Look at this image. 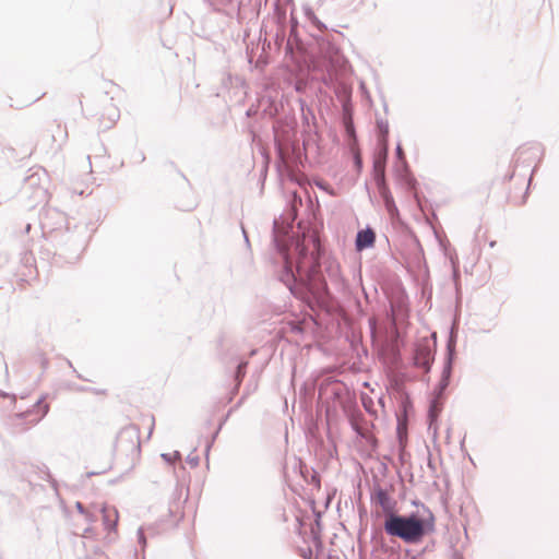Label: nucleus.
I'll use <instances>...</instances> for the list:
<instances>
[{"label": "nucleus", "mask_w": 559, "mask_h": 559, "mask_svg": "<svg viewBox=\"0 0 559 559\" xmlns=\"http://www.w3.org/2000/svg\"><path fill=\"white\" fill-rule=\"evenodd\" d=\"M275 250L284 258L283 265L278 272V281L283 283L290 295L301 301L309 309L314 310L321 302V299L328 292L325 281L314 282L312 272L300 274L286 257L285 250L276 237H273Z\"/></svg>", "instance_id": "nucleus-1"}, {"label": "nucleus", "mask_w": 559, "mask_h": 559, "mask_svg": "<svg viewBox=\"0 0 559 559\" xmlns=\"http://www.w3.org/2000/svg\"><path fill=\"white\" fill-rule=\"evenodd\" d=\"M384 533L402 540L406 545H418L436 532V516L426 509L423 512L400 513L399 510L389 514L382 522Z\"/></svg>", "instance_id": "nucleus-2"}, {"label": "nucleus", "mask_w": 559, "mask_h": 559, "mask_svg": "<svg viewBox=\"0 0 559 559\" xmlns=\"http://www.w3.org/2000/svg\"><path fill=\"white\" fill-rule=\"evenodd\" d=\"M457 328L452 324L445 344V355L440 381L437 384V391L442 393L451 383L453 368L456 359Z\"/></svg>", "instance_id": "nucleus-3"}, {"label": "nucleus", "mask_w": 559, "mask_h": 559, "mask_svg": "<svg viewBox=\"0 0 559 559\" xmlns=\"http://www.w3.org/2000/svg\"><path fill=\"white\" fill-rule=\"evenodd\" d=\"M46 395H41L32 407L24 412H19L9 417V420L14 426H21L19 431H25L28 426L24 421L28 419L31 426L37 425L49 413V404L45 402Z\"/></svg>", "instance_id": "nucleus-4"}, {"label": "nucleus", "mask_w": 559, "mask_h": 559, "mask_svg": "<svg viewBox=\"0 0 559 559\" xmlns=\"http://www.w3.org/2000/svg\"><path fill=\"white\" fill-rule=\"evenodd\" d=\"M370 502L372 506L381 509L383 519L397 511V501L378 480H374L370 488Z\"/></svg>", "instance_id": "nucleus-5"}, {"label": "nucleus", "mask_w": 559, "mask_h": 559, "mask_svg": "<svg viewBox=\"0 0 559 559\" xmlns=\"http://www.w3.org/2000/svg\"><path fill=\"white\" fill-rule=\"evenodd\" d=\"M116 447L126 452L139 455L141 451L140 429L135 425L123 427L116 439Z\"/></svg>", "instance_id": "nucleus-6"}, {"label": "nucleus", "mask_w": 559, "mask_h": 559, "mask_svg": "<svg viewBox=\"0 0 559 559\" xmlns=\"http://www.w3.org/2000/svg\"><path fill=\"white\" fill-rule=\"evenodd\" d=\"M447 390H444L442 393H439L437 391V386L433 391V396L429 401V407H428V415H427V421H428V430H433V437L437 436V423L438 417L442 411L443 407V399L444 393Z\"/></svg>", "instance_id": "nucleus-7"}, {"label": "nucleus", "mask_w": 559, "mask_h": 559, "mask_svg": "<svg viewBox=\"0 0 559 559\" xmlns=\"http://www.w3.org/2000/svg\"><path fill=\"white\" fill-rule=\"evenodd\" d=\"M31 174L24 178L23 190L26 192L27 189H34L36 198L45 197L46 189L43 187V182L47 178V174L44 169L38 168L34 170L29 169Z\"/></svg>", "instance_id": "nucleus-8"}, {"label": "nucleus", "mask_w": 559, "mask_h": 559, "mask_svg": "<svg viewBox=\"0 0 559 559\" xmlns=\"http://www.w3.org/2000/svg\"><path fill=\"white\" fill-rule=\"evenodd\" d=\"M413 365L421 370L428 371L435 359V352L429 344L418 345L413 353Z\"/></svg>", "instance_id": "nucleus-9"}, {"label": "nucleus", "mask_w": 559, "mask_h": 559, "mask_svg": "<svg viewBox=\"0 0 559 559\" xmlns=\"http://www.w3.org/2000/svg\"><path fill=\"white\" fill-rule=\"evenodd\" d=\"M389 157L388 139H379L373 154L372 174L373 176L385 174L386 162Z\"/></svg>", "instance_id": "nucleus-10"}, {"label": "nucleus", "mask_w": 559, "mask_h": 559, "mask_svg": "<svg viewBox=\"0 0 559 559\" xmlns=\"http://www.w3.org/2000/svg\"><path fill=\"white\" fill-rule=\"evenodd\" d=\"M349 424L357 438L365 440L372 450L378 448V440L368 431L369 421L361 417L359 419L352 418Z\"/></svg>", "instance_id": "nucleus-11"}, {"label": "nucleus", "mask_w": 559, "mask_h": 559, "mask_svg": "<svg viewBox=\"0 0 559 559\" xmlns=\"http://www.w3.org/2000/svg\"><path fill=\"white\" fill-rule=\"evenodd\" d=\"M120 118V110L119 108L114 105L112 103H109L105 108L104 112L100 115L99 118V129L102 131H107L111 129L116 122Z\"/></svg>", "instance_id": "nucleus-12"}, {"label": "nucleus", "mask_w": 559, "mask_h": 559, "mask_svg": "<svg viewBox=\"0 0 559 559\" xmlns=\"http://www.w3.org/2000/svg\"><path fill=\"white\" fill-rule=\"evenodd\" d=\"M394 176L404 187L411 189L415 183V178L411 173L407 160L395 162L393 166Z\"/></svg>", "instance_id": "nucleus-13"}, {"label": "nucleus", "mask_w": 559, "mask_h": 559, "mask_svg": "<svg viewBox=\"0 0 559 559\" xmlns=\"http://www.w3.org/2000/svg\"><path fill=\"white\" fill-rule=\"evenodd\" d=\"M376 242V233L370 227L367 226L362 229H359L356 234L355 238V248L357 251H364L366 249L372 248Z\"/></svg>", "instance_id": "nucleus-14"}, {"label": "nucleus", "mask_w": 559, "mask_h": 559, "mask_svg": "<svg viewBox=\"0 0 559 559\" xmlns=\"http://www.w3.org/2000/svg\"><path fill=\"white\" fill-rule=\"evenodd\" d=\"M275 43L281 47H285L286 52L292 51V46H287V25H286V11L283 10L277 15V31L275 34Z\"/></svg>", "instance_id": "nucleus-15"}, {"label": "nucleus", "mask_w": 559, "mask_h": 559, "mask_svg": "<svg viewBox=\"0 0 559 559\" xmlns=\"http://www.w3.org/2000/svg\"><path fill=\"white\" fill-rule=\"evenodd\" d=\"M102 514L103 524L108 532H115L118 525V511L116 508L108 504H103L99 509Z\"/></svg>", "instance_id": "nucleus-16"}, {"label": "nucleus", "mask_w": 559, "mask_h": 559, "mask_svg": "<svg viewBox=\"0 0 559 559\" xmlns=\"http://www.w3.org/2000/svg\"><path fill=\"white\" fill-rule=\"evenodd\" d=\"M324 271H325V273L328 274V276L330 277V280L332 282H334L337 285L342 283L343 280H342V276H341V271H340L338 263H336L333 260L325 261V263H324Z\"/></svg>", "instance_id": "nucleus-17"}, {"label": "nucleus", "mask_w": 559, "mask_h": 559, "mask_svg": "<svg viewBox=\"0 0 559 559\" xmlns=\"http://www.w3.org/2000/svg\"><path fill=\"white\" fill-rule=\"evenodd\" d=\"M248 361L245 359H241L238 361L236 369L234 371V380H235V390L234 394L238 391L239 386L241 385V382L246 376Z\"/></svg>", "instance_id": "nucleus-18"}, {"label": "nucleus", "mask_w": 559, "mask_h": 559, "mask_svg": "<svg viewBox=\"0 0 559 559\" xmlns=\"http://www.w3.org/2000/svg\"><path fill=\"white\" fill-rule=\"evenodd\" d=\"M311 538L313 544L317 547H322V540H321V519L318 513H316V520L313 524H311L310 527Z\"/></svg>", "instance_id": "nucleus-19"}, {"label": "nucleus", "mask_w": 559, "mask_h": 559, "mask_svg": "<svg viewBox=\"0 0 559 559\" xmlns=\"http://www.w3.org/2000/svg\"><path fill=\"white\" fill-rule=\"evenodd\" d=\"M373 180L377 185L378 191L382 199L392 195V193L389 189L388 182H386L385 174H380V175L373 176Z\"/></svg>", "instance_id": "nucleus-20"}, {"label": "nucleus", "mask_w": 559, "mask_h": 559, "mask_svg": "<svg viewBox=\"0 0 559 559\" xmlns=\"http://www.w3.org/2000/svg\"><path fill=\"white\" fill-rule=\"evenodd\" d=\"M287 29V46H292V48L294 49V47L298 46L299 43L301 41V37L299 34V25H289Z\"/></svg>", "instance_id": "nucleus-21"}, {"label": "nucleus", "mask_w": 559, "mask_h": 559, "mask_svg": "<svg viewBox=\"0 0 559 559\" xmlns=\"http://www.w3.org/2000/svg\"><path fill=\"white\" fill-rule=\"evenodd\" d=\"M304 11L306 17L312 23L313 26H316L319 31L326 29V25L317 17V15L314 14L313 10L310 7H306Z\"/></svg>", "instance_id": "nucleus-22"}, {"label": "nucleus", "mask_w": 559, "mask_h": 559, "mask_svg": "<svg viewBox=\"0 0 559 559\" xmlns=\"http://www.w3.org/2000/svg\"><path fill=\"white\" fill-rule=\"evenodd\" d=\"M39 472L44 475L41 479L48 481L55 491H58V481L52 477L47 465L43 464Z\"/></svg>", "instance_id": "nucleus-23"}, {"label": "nucleus", "mask_w": 559, "mask_h": 559, "mask_svg": "<svg viewBox=\"0 0 559 559\" xmlns=\"http://www.w3.org/2000/svg\"><path fill=\"white\" fill-rule=\"evenodd\" d=\"M382 200L390 216H394L399 213L393 195L383 198Z\"/></svg>", "instance_id": "nucleus-24"}, {"label": "nucleus", "mask_w": 559, "mask_h": 559, "mask_svg": "<svg viewBox=\"0 0 559 559\" xmlns=\"http://www.w3.org/2000/svg\"><path fill=\"white\" fill-rule=\"evenodd\" d=\"M382 200L390 216H394L399 213L393 195L383 198Z\"/></svg>", "instance_id": "nucleus-25"}, {"label": "nucleus", "mask_w": 559, "mask_h": 559, "mask_svg": "<svg viewBox=\"0 0 559 559\" xmlns=\"http://www.w3.org/2000/svg\"><path fill=\"white\" fill-rule=\"evenodd\" d=\"M382 200L390 216H394L399 213L393 195L383 198Z\"/></svg>", "instance_id": "nucleus-26"}, {"label": "nucleus", "mask_w": 559, "mask_h": 559, "mask_svg": "<svg viewBox=\"0 0 559 559\" xmlns=\"http://www.w3.org/2000/svg\"><path fill=\"white\" fill-rule=\"evenodd\" d=\"M75 509L78 510V512H79V513H81V514L85 515V518H86V520H87L88 522H91V523H92V522H95V521H96V515H94V514L90 513V512L85 509V507H84V504H83L82 502L78 501V502L75 503Z\"/></svg>", "instance_id": "nucleus-27"}, {"label": "nucleus", "mask_w": 559, "mask_h": 559, "mask_svg": "<svg viewBox=\"0 0 559 559\" xmlns=\"http://www.w3.org/2000/svg\"><path fill=\"white\" fill-rule=\"evenodd\" d=\"M224 421H222L219 424V426L217 427V429L215 430V432L212 435L211 439L207 441L206 443V447H205V456L206 459L209 460V454H210V451H211V448L213 445V443L215 442L221 429H222V426H223Z\"/></svg>", "instance_id": "nucleus-28"}, {"label": "nucleus", "mask_w": 559, "mask_h": 559, "mask_svg": "<svg viewBox=\"0 0 559 559\" xmlns=\"http://www.w3.org/2000/svg\"><path fill=\"white\" fill-rule=\"evenodd\" d=\"M36 359L39 362L43 370L46 371L49 367V359L46 357V355L43 350H38L36 353Z\"/></svg>", "instance_id": "nucleus-29"}, {"label": "nucleus", "mask_w": 559, "mask_h": 559, "mask_svg": "<svg viewBox=\"0 0 559 559\" xmlns=\"http://www.w3.org/2000/svg\"><path fill=\"white\" fill-rule=\"evenodd\" d=\"M412 506H414L416 508V510H414L413 512H419L421 513L423 512V509H426V511L429 513H433L429 507H427L423 501L418 500V499H414L412 500L411 502Z\"/></svg>", "instance_id": "nucleus-30"}, {"label": "nucleus", "mask_w": 559, "mask_h": 559, "mask_svg": "<svg viewBox=\"0 0 559 559\" xmlns=\"http://www.w3.org/2000/svg\"><path fill=\"white\" fill-rule=\"evenodd\" d=\"M353 164H354V167L357 170V173H360L362 170L364 162H362V157H361L360 153L355 152L353 154Z\"/></svg>", "instance_id": "nucleus-31"}, {"label": "nucleus", "mask_w": 559, "mask_h": 559, "mask_svg": "<svg viewBox=\"0 0 559 559\" xmlns=\"http://www.w3.org/2000/svg\"><path fill=\"white\" fill-rule=\"evenodd\" d=\"M394 153H395V162L407 160L406 156H405V152H404L401 143L396 144Z\"/></svg>", "instance_id": "nucleus-32"}, {"label": "nucleus", "mask_w": 559, "mask_h": 559, "mask_svg": "<svg viewBox=\"0 0 559 559\" xmlns=\"http://www.w3.org/2000/svg\"><path fill=\"white\" fill-rule=\"evenodd\" d=\"M160 456H162V459H163L166 463H168V464H171V463H173V459H174V457H176V459H178V460H180V459H181V454H180V452H179V451H175L173 454H170V453H163Z\"/></svg>", "instance_id": "nucleus-33"}, {"label": "nucleus", "mask_w": 559, "mask_h": 559, "mask_svg": "<svg viewBox=\"0 0 559 559\" xmlns=\"http://www.w3.org/2000/svg\"><path fill=\"white\" fill-rule=\"evenodd\" d=\"M138 543L139 545L141 546V549L144 551L146 545H147V542H146V536L144 534V531L142 527H140L138 530Z\"/></svg>", "instance_id": "nucleus-34"}, {"label": "nucleus", "mask_w": 559, "mask_h": 559, "mask_svg": "<svg viewBox=\"0 0 559 559\" xmlns=\"http://www.w3.org/2000/svg\"><path fill=\"white\" fill-rule=\"evenodd\" d=\"M378 126L381 129L382 136L380 139H388L389 126L386 121H378Z\"/></svg>", "instance_id": "nucleus-35"}, {"label": "nucleus", "mask_w": 559, "mask_h": 559, "mask_svg": "<svg viewBox=\"0 0 559 559\" xmlns=\"http://www.w3.org/2000/svg\"><path fill=\"white\" fill-rule=\"evenodd\" d=\"M187 462L190 464L191 467H197L200 464V457L198 455L189 454L187 456Z\"/></svg>", "instance_id": "nucleus-36"}, {"label": "nucleus", "mask_w": 559, "mask_h": 559, "mask_svg": "<svg viewBox=\"0 0 559 559\" xmlns=\"http://www.w3.org/2000/svg\"><path fill=\"white\" fill-rule=\"evenodd\" d=\"M329 52H330L331 57H333L335 59H337L341 55L340 49L334 44H331V43H329Z\"/></svg>", "instance_id": "nucleus-37"}, {"label": "nucleus", "mask_w": 559, "mask_h": 559, "mask_svg": "<svg viewBox=\"0 0 559 559\" xmlns=\"http://www.w3.org/2000/svg\"><path fill=\"white\" fill-rule=\"evenodd\" d=\"M300 107H301L302 117H304L305 121L308 122V116H311L312 118H314L313 112H312V110L310 108H307V111L305 110V103L304 102L300 103Z\"/></svg>", "instance_id": "nucleus-38"}, {"label": "nucleus", "mask_w": 559, "mask_h": 559, "mask_svg": "<svg viewBox=\"0 0 559 559\" xmlns=\"http://www.w3.org/2000/svg\"><path fill=\"white\" fill-rule=\"evenodd\" d=\"M345 129H346V133L348 136H352L355 134L354 126L352 122H347Z\"/></svg>", "instance_id": "nucleus-39"}, {"label": "nucleus", "mask_w": 559, "mask_h": 559, "mask_svg": "<svg viewBox=\"0 0 559 559\" xmlns=\"http://www.w3.org/2000/svg\"><path fill=\"white\" fill-rule=\"evenodd\" d=\"M106 471H107V469L87 472V473L84 475V477L90 478V477H92V476L102 475V474L106 473Z\"/></svg>", "instance_id": "nucleus-40"}, {"label": "nucleus", "mask_w": 559, "mask_h": 559, "mask_svg": "<svg viewBox=\"0 0 559 559\" xmlns=\"http://www.w3.org/2000/svg\"><path fill=\"white\" fill-rule=\"evenodd\" d=\"M407 456H409V454L405 450H400L399 457L401 463L404 464L406 462Z\"/></svg>", "instance_id": "nucleus-41"}, {"label": "nucleus", "mask_w": 559, "mask_h": 559, "mask_svg": "<svg viewBox=\"0 0 559 559\" xmlns=\"http://www.w3.org/2000/svg\"><path fill=\"white\" fill-rule=\"evenodd\" d=\"M66 362H67V365H68L70 368H72V369H73V372L76 374V377H78V378L85 380V379H84V378H83V377H82V376H81V374H80V373H79V372L73 368V365H72L71 360L66 359Z\"/></svg>", "instance_id": "nucleus-42"}, {"label": "nucleus", "mask_w": 559, "mask_h": 559, "mask_svg": "<svg viewBox=\"0 0 559 559\" xmlns=\"http://www.w3.org/2000/svg\"><path fill=\"white\" fill-rule=\"evenodd\" d=\"M241 229H242V235H243V238H245V242H246L247 247L250 248V241H249L248 233L243 228V226L241 227Z\"/></svg>", "instance_id": "nucleus-43"}, {"label": "nucleus", "mask_w": 559, "mask_h": 559, "mask_svg": "<svg viewBox=\"0 0 559 559\" xmlns=\"http://www.w3.org/2000/svg\"><path fill=\"white\" fill-rule=\"evenodd\" d=\"M299 25L297 19L294 16V14H290L289 25Z\"/></svg>", "instance_id": "nucleus-44"}, {"label": "nucleus", "mask_w": 559, "mask_h": 559, "mask_svg": "<svg viewBox=\"0 0 559 559\" xmlns=\"http://www.w3.org/2000/svg\"><path fill=\"white\" fill-rule=\"evenodd\" d=\"M121 478H122V475H120V476H119V477H117V478L110 479L108 483H109V485H115V484H117Z\"/></svg>", "instance_id": "nucleus-45"}, {"label": "nucleus", "mask_w": 559, "mask_h": 559, "mask_svg": "<svg viewBox=\"0 0 559 559\" xmlns=\"http://www.w3.org/2000/svg\"><path fill=\"white\" fill-rule=\"evenodd\" d=\"M317 187H318L319 189H321V190H325V189H326V187H328V185H326V183H324V182H318V183H317Z\"/></svg>", "instance_id": "nucleus-46"}, {"label": "nucleus", "mask_w": 559, "mask_h": 559, "mask_svg": "<svg viewBox=\"0 0 559 559\" xmlns=\"http://www.w3.org/2000/svg\"><path fill=\"white\" fill-rule=\"evenodd\" d=\"M453 557L454 559H463V556L457 551L454 552Z\"/></svg>", "instance_id": "nucleus-47"}, {"label": "nucleus", "mask_w": 559, "mask_h": 559, "mask_svg": "<svg viewBox=\"0 0 559 559\" xmlns=\"http://www.w3.org/2000/svg\"><path fill=\"white\" fill-rule=\"evenodd\" d=\"M31 227H32V225H31V224H26V226H25V233H28V231L31 230Z\"/></svg>", "instance_id": "nucleus-48"}, {"label": "nucleus", "mask_w": 559, "mask_h": 559, "mask_svg": "<svg viewBox=\"0 0 559 559\" xmlns=\"http://www.w3.org/2000/svg\"><path fill=\"white\" fill-rule=\"evenodd\" d=\"M0 396H9V394L3 391H0Z\"/></svg>", "instance_id": "nucleus-49"}, {"label": "nucleus", "mask_w": 559, "mask_h": 559, "mask_svg": "<svg viewBox=\"0 0 559 559\" xmlns=\"http://www.w3.org/2000/svg\"><path fill=\"white\" fill-rule=\"evenodd\" d=\"M513 178V174L508 176V179L511 180Z\"/></svg>", "instance_id": "nucleus-50"}, {"label": "nucleus", "mask_w": 559, "mask_h": 559, "mask_svg": "<svg viewBox=\"0 0 559 559\" xmlns=\"http://www.w3.org/2000/svg\"><path fill=\"white\" fill-rule=\"evenodd\" d=\"M495 243H496V241H491V242H490V247H493V246H495Z\"/></svg>", "instance_id": "nucleus-51"}, {"label": "nucleus", "mask_w": 559, "mask_h": 559, "mask_svg": "<svg viewBox=\"0 0 559 559\" xmlns=\"http://www.w3.org/2000/svg\"><path fill=\"white\" fill-rule=\"evenodd\" d=\"M80 390L81 391H87L88 389L87 388H81Z\"/></svg>", "instance_id": "nucleus-52"}, {"label": "nucleus", "mask_w": 559, "mask_h": 559, "mask_svg": "<svg viewBox=\"0 0 559 559\" xmlns=\"http://www.w3.org/2000/svg\"><path fill=\"white\" fill-rule=\"evenodd\" d=\"M152 426H154V424H153ZM152 432H153V427H151V429H150V435H151Z\"/></svg>", "instance_id": "nucleus-53"}]
</instances>
